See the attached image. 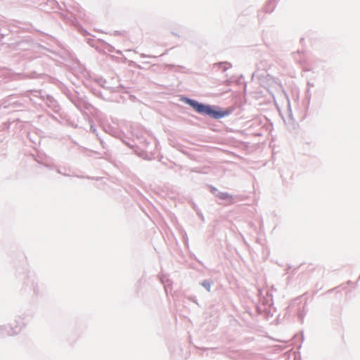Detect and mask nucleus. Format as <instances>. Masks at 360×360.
<instances>
[{
	"instance_id": "1",
	"label": "nucleus",
	"mask_w": 360,
	"mask_h": 360,
	"mask_svg": "<svg viewBox=\"0 0 360 360\" xmlns=\"http://www.w3.org/2000/svg\"><path fill=\"white\" fill-rule=\"evenodd\" d=\"M183 101L188 105H189L196 112L201 115L207 116L210 118L219 120L230 114L229 110H220L218 106L210 105L200 103L195 100L184 98Z\"/></svg>"
},
{
	"instance_id": "2",
	"label": "nucleus",
	"mask_w": 360,
	"mask_h": 360,
	"mask_svg": "<svg viewBox=\"0 0 360 360\" xmlns=\"http://www.w3.org/2000/svg\"><path fill=\"white\" fill-rule=\"evenodd\" d=\"M104 92L105 94V96H108L110 94H112V96L111 97H109V98H105L101 94V91H96V96H99V97H102L105 100L110 101H115V102H120V99L118 98V96H119V98H120V99H122L123 101H124L127 97L128 98H129L131 101H134L135 99H136L135 96H131V95H130L129 94V91H122L124 95H119V93L120 91H104Z\"/></svg>"
},
{
	"instance_id": "3",
	"label": "nucleus",
	"mask_w": 360,
	"mask_h": 360,
	"mask_svg": "<svg viewBox=\"0 0 360 360\" xmlns=\"http://www.w3.org/2000/svg\"><path fill=\"white\" fill-rule=\"evenodd\" d=\"M231 64L227 62H221L214 65V68H216L217 70H221L222 72H225L231 69Z\"/></svg>"
},
{
	"instance_id": "4",
	"label": "nucleus",
	"mask_w": 360,
	"mask_h": 360,
	"mask_svg": "<svg viewBox=\"0 0 360 360\" xmlns=\"http://www.w3.org/2000/svg\"><path fill=\"white\" fill-rule=\"evenodd\" d=\"M216 196L221 200H232V195H231L229 193L226 192H218L216 194Z\"/></svg>"
},
{
	"instance_id": "5",
	"label": "nucleus",
	"mask_w": 360,
	"mask_h": 360,
	"mask_svg": "<svg viewBox=\"0 0 360 360\" xmlns=\"http://www.w3.org/2000/svg\"><path fill=\"white\" fill-rule=\"evenodd\" d=\"M213 282L210 280H204L200 283V285L206 289L207 291L210 292L211 286Z\"/></svg>"
},
{
	"instance_id": "6",
	"label": "nucleus",
	"mask_w": 360,
	"mask_h": 360,
	"mask_svg": "<svg viewBox=\"0 0 360 360\" xmlns=\"http://www.w3.org/2000/svg\"><path fill=\"white\" fill-rule=\"evenodd\" d=\"M19 331L20 328H18V327H15V328H11V329L8 331L7 333L8 335H14L18 333Z\"/></svg>"
},
{
	"instance_id": "7",
	"label": "nucleus",
	"mask_w": 360,
	"mask_h": 360,
	"mask_svg": "<svg viewBox=\"0 0 360 360\" xmlns=\"http://www.w3.org/2000/svg\"><path fill=\"white\" fill-rule=\"evenodd\" d=\"M161 281H162V283L164 284L165 291H166V292L167 293V292H168V288H169V283H167V282H169V281H168V280H167V281H165L164 280V278H161Z\"/></svg>"
},
{
	"instance_id": "8",
	"label": "nucleus",
	"mask_w": 360,
	"mask_h": 360,
	"mask_svg": "<svg viewBox=\"0 0 360 360\" xmlns=\"http://www.w3.org/2000/svg\"><path fill=\"white\" fill-rule=\"evenodd\" d=\"M289 92L292 94V97H296V98H298V95H297V94H297V93H298V91H289Z\"/></svg>"
},
{
	"instance_id": "9",
	"label": "nucleus",
	"mask_w": 360,
	"mask_h": 360,
	"mask_svg": "<svg viewBox=\"0 0 360 360\" xmlns=\"http://www.w3.org/2000/svg\"><path fill=\"white\" fill-rule=\"evenodd\" d=\"M212 193H213V194H214L215 195H216V194L218 193L217 189V188H212Z\"/></svg>"
},
{
	"instance_id": "10",
	"label": "nucleus",
	"mask_w": 360,
	"mask_h": 360,
	"mask_svg": "<svg viewBox=\"0 0 360 360\" xmlns=\"http://www.w3.org/2000/svg\"><path fill=\"white\" fill-rule=\"evenodd\" d=\"M91 130H92L93 131H95V129H94L92 126L91 127Z\"/></svg>"
},
{
	"instance_id": "11",
	"label": "nucleus",
	"mask_w": 360,
	"mask_h": 360,
	"mask_svg": "<svg viewBox=\"0 0 360 360\" xmlns=\"http://www.w3.org/2000/svg\"><path fill=\"white\" fill-rule=\"evenodd\" d=\"M285 96H286L287 98H288V97H289V94H285Z\"/></svg>"
},
{
	"instance_id": "12",
	"label": "nucleus",
	"mask_w": 360,
	"mask_h": 360,
	"mask_svg": "<svg viewBox=\"0 0 360 360\" xmlns=\"http://www.w3.org/2000/svg\"><path fill=\"white\" fill-rule=\"evenodd\" d=\"M36 92H37V93H39V94L41 93V91H36Z\"/></svg>"
}]
</instances>
